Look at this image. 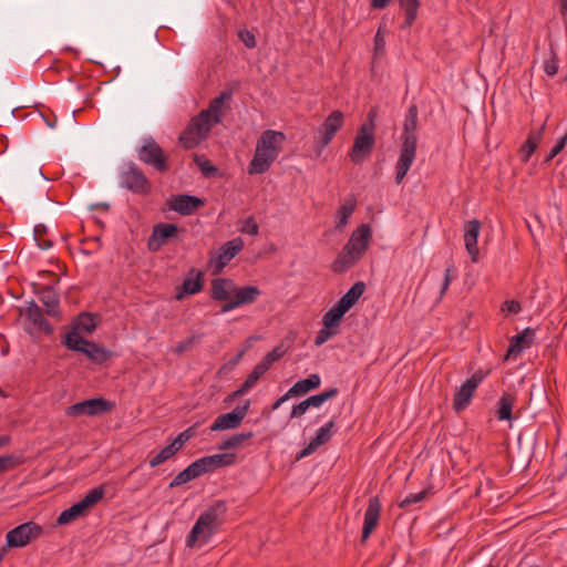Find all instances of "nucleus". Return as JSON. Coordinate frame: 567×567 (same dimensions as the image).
I'll return each instance as SVG.
<instances>
[{"mask_svg":"<svg viewBox=\"0 0 567 567\" xmlns=\"http://www.w3.org/2000/svg\"><path fill=\"white\" fill-rule=\"evenodd\" d=\"M229 96V94L223 93L213 99L207 109L202 110L189 121L179 136V142L186 150L198 146L202 141L208 137L213 125L220 123L221 107L225 99Z\"/></svg>","mask_w":567,"mask_h":567,"instance_id":"obj_1","label":"nucleus"},{"mask_svg":"<svg viewBox=\"0 0 567 567\" xmlns=\"http://www.w3.org/2000/svg\"><path fill=\"white\" fill-rule=\"evenodd\" d=\"M417 116L419 110L415 104L410 105L405 115L402 134L399 158L395 164V183L400 185L411 168L417 148Z\"/></svg>","mask_w":567,"mask_h":567,"instance_id":"obj_2","label":"nucleus"},{"mask_svg":"<svg viewBox=\"0 0 567 567\" xmlns=\"http://www.w3.org/2000/svg\"><path fill=\"white\" fill-rule=\"evenodd\" d=\"M371 237L372 230L370 225H360L353 230L348 243L331 264V270L334 274H343L354 267L368 250Z\"/></svg>","mask_w":567,"mask_h":567,"instance_id":"obj_3","label":"nucleus"},{"mask_svg":"<svg viewBox=\"0 0 567 567\" xmlns=\"http://www.w3.org/2000/svg\"><path fill=\"white\" fill-rule=\"evenodd\" d=\"M285 141L286 135L282 132L265 131L257 141L254 157L248 165V173L250 175L266 173L278 157Z\"/></svg>","mask_w":567,"mask_h":567,"instance_id":"obj_4","label":"nucleus"},{"mask_svg":"<svg viewBox=\"0 0 567 567\" xmlns=\"http://www.w3.org/2000/svg\"><path fill=\"white\" fill-rule=\"evenodd\" d=\"M227 512L225 501H217L203 512L186 538V545L194 547L197 542L206 544L219 529L224 515Z\"/></svg>","mask_w":567,"mask_h":567,"instance_id":"obj_5","label":"nucleus"},{"mask_svg":"<svg viewBox=\"0 0 567 567\" xmlns=\"http://www.w3.org/2000/svg\"><path fill=\"white\" fill-rule=\"evenodd\" d=\"M63 344L71 351L85 354L92 362L97 364L106 362L113 355V352L107 348L84 338H76L75 333H66Z\"/></svg>","mask_w":567,"mask_h":567,"instance_id":"obj_6","label":"nucleus"},{"mask_svg":"<svg viewBox=\"0 0 567 567\" xmlns=\"http://www.w3.org/2000/svg\"><path fill=\"white\" fill-rule=\"evenodd\" d=\"M43 533V527L34 522H27L9 530L6 535V545L0 548L2 558L9 548H21L38 539Z\"/></svg>","mask_w":567,"mask_h":567,"instance_id":"obj_7","label":"nucleus"},{"mask_svg":"<svg viewBox=\"0 0 567 567\" xmlns=\"http://www.w3.org/2000/svg\"><path fill=\"white\" fill-rule=\"evenodd\" d=\"M375 145V133L372 132L371 125L360 126L353 141V145L349 152V157L354 164H361L368 159Z\"/></svg>","mask_w":567,"mask_h":567,"instance_id":"obj_8","label":"nucleus"},{"mask_svg":"<svg viewBox=\"0 0 567 567\" xmlns=\"http://www.w3.org/2000/svg\"><path fill=\"white\" fill-rule=\"evenodd\" d=\"M344 114L339 111H332L323 121L318 130V136L316 138V152L319 156L322 150L328 146L333 140L336 133L343 126Z\"/></svg>","mask_w":567,"mask_h":567,"instance_id":"obj_9","label":"nucleus"},{"mask_svg":"<svg viewBox=\"0 0 567 567\" xmlns=\"http://www.w3.org/2000/svg\"><path fill=\"white\" fill-rule=\"evenodd\" d=\"M489 372V370L478 369L457 389L453 398V409L456 412H461L470 405L475 390Z\"/></svg>","mask_w":567,"mask_h":567,"instance_id":"obj_10","label":"nucleus"},{"mask_svg":"<svg viewBox=\"0 0 567 567\" xmlns=\"http://www.w3.org/2000/svg\"><path fill=\"white\" fill-rule=\"evenodd\" d=\"M141 162L152 166L158 172L168 171L167 157L163 148L153 138L147 140L137 151Z\"/></svg>","mask_w":567,"mask_h":567,"instance_id":"obj_11","label":"nucleus"},{"mask_svg":"<svg viewBox=\"0 0 567 567\" xmlns=\"http://www.w3.org/2000/svg\"><path fill=\"white\" fill-rule=\"evenodd\" d=\"M121 185L135 194H147L151 190V184L143 171L133 163L122 171Z\"/></svg>","mask_w":567,"mask_h":567,"instance_id":"obj_12","label":"nucleus"},{"mask_svg":"<svg viewBox=\"0 0 567 567\" xmlns=\"http://www.w3.org/2000/svg\"><path fill=\"white\" fill-rule=\"evenodd\" d=\"M112 404L102 398L89 399L70 405L65 414L78 417L81 415H99L111 410Z\"/></svg>","mask_w":567,"mask_h":567,"instance_id":"obj_13","label":"nucleus"},{"mask_svg":"<svg viewBox=\"0 0 567 567\" xmlns=\"http://www.w3.org/2000/svg\"><path fill=\"white\" fill-rule=\"evenodd\" d=\"M250 401L247 400L243 405H237L231 412L220 414L210 425V431L233 430L238 427L248 413Z\"/></svg>","mask_w":567,"mask_h":567,"instance_id":"obj_14","label":"nucleus"},{"mask_svg":"<svg viewBox=\"0 0 567 567\" xmlns=\"http://www.w3.org/2000/svg\"><path fill=\"white\" fill-rule=\"evenodd\" d=\"M166 205L169 210L176 212L182 216H189L194 214L198 208L205 205V200L200 197L188 195V194H177L172 195Z\"/></svg>","mask_w":567,"mask_h":567,"instance_id":"obj_15","label":"nucleus"},{"mask_svg":"<svg viewBox=\"0 0 567 567\" xmlns=\"http://www.w3.org/2000/svg\"><path fill=\"white\" fill-rule=\"evenodd\" d=\"M244 248V241L240 237L226 241L212 258L215 266V272L221 271L233 258H235Z\"/></svg>","mask_w":567,"mask_h":567,"instance_id":"obj_16","label":"nucleus"},{"mask_svg":"<svg viewBox=\"0 0 567 567\" xmlns=\"http://www.w3.org/2000/svg\"><path fill=\"white\" fill-rule=\"evenodd\" d=\"M178 233V226L175 224L159 223L154 226L152 235L147 240V248L152 252L158 251L171 238Z\"/></svg>","mask_w":567,"mask_h":567,"instance_id":"obj_17","label":"nucleus"},{"mask_svg":"<svg viewBox=\"0 0 567 567\" xmlns=\"http://www.w3.org/2000/svg\"><path fill=\"white\" fill-rule=\"evenodd\" d=\"M204 288V272L190 268L182 285L177 287L175 299L182 301L186 296L198 293Z\"/></svg>","mask_w":567,"mask_h":567,"instance_id":"obj_18","label":"nucleus"},{"mask_svg":"<svg viewBox=\"0 0 567 567\" xmlns=\"http://www.w3.org/2000/svg\"><path fill=\"white\" fill-rule=\"evenodd\" d=\"M260 293L261 291L256 286H245L239 288L235 285L233 300L221 306V312H228L240 306L250 305L257 300Z\"/></svg>","mask_w":567,"mask_h":567,"instance_id":"obj_19","label":"nucleus"},{"mask_svg":"<svg viewBox=\"0 0 567 567\" xmlns=\"http://www.w3.org/2000/svg\"><path fill=\"white\" fill-rule=\"evenodd\" d=\"M536 338V330L526 328L511 339L509 347L506 352V359L518 357L524 350L530 348Z\"/></svg>","mask_w":567,"mask_h":567,"instance_id":"obj_20","label":"nucleus"},{"mask_svg":"<svg viewBox=\"0 0 567 567\" xmlns=\"http://www.w3.org/2000/svg\"><path fill=\"white\" fill-rule=\"evenodd\" d=\"M381 512V502L378 496L369 499L368 507L364 513V522L361 535V542L364 543L374 530L379 523Z\"/></svg>","mask_w":567,"mask_h":567,"instance_id":"obj_21","label":"nucleus"},{"mask_svg":"<svg viewBox=\"0 0 567 567\" xmlns=\"http://www.w3.org/2000/svg\"><path fill=\"white\" fill-rule=\"evenodd\" d=\"M481 226V221L477 219L468 220L464 226L465 249L471 256V260L473 262L478 261L480 250L477 247V238L480 235Z\"/></svg>","mask_w":567,"mask_h":567,"instance_id":"obj_22","label":"nucleus"},{"mask_svg":"<svg viewBox=\"0 0 567 567\" xmlns=\"http://www.w3.org/2000/svg\"><path fill=\"white\" fill-rule=\"evenodd\" d=\"M235 282L229 278H214L210 281L209 297L214 301L228 302L233 300Z\"/></svg>","mask_w":567,"mask_h":567,"instance_id":"obj_23","label":"nucleus"},{"mask_svg":"<svg viewBox=\"0 0 567 567\" xmlns=\"http://www.w3.org/2000/svg\"><path fill=\"white\" fill-rule=\"evenodd\" d=\"M40 301L47 308V315L51 317H59L60 311V298L58 291L52 286H40L34 289Z\"/></svg>","mask_w":567,"mask_h":567,"instance_id":"obj_24","label":"nucleus"},{"mask_svg":"<svg viewBox=\"0 0 567 567\" xmlns=\"http://www.w3.org/2000/svg\"><path fill=\"white\" fill-rule=\"evenodd\" d=\"M236 461V454L221 453L204 456L197 460L203 474L213 472L217 468L233 465Z\"/></svg>","mask_w":567,"mask_h":567,"instance_id":"obj_25","label":"nucleus"},{"mask_svg":"<svg viewBox=\"0 0 567 567\" xmlns=\"http://www.w3.org/2000/svg\"><path fill=\"white\" fill-rule=\"evenodd\" d=\"M23 315L39 329L48 334L53 332V327L44 318L42 309L37 305L34 300L28 302Z\"/></svg>","mask_w":567,"mask_h":567,"instance_id":"obj_26","label":"nucleus"},{"mask_svg":"<svg viewBox=\"0 0 567 567\" xmlns=\"http://www.w3.org/2000/svg\"><path fill=\"white\" fill-rule=\"evenodd\" d=\"M545 131V124H543L539 128L532 130L527 136L525 143L520 146L519 153L522 156V162L527 163L534 152L537 150Z\"/></svg>","mask_w":567,"mask_h":567,"instance_id":"obj_27","label":"nucleus"},{"mask_svg":"<svg viewBox=\"0 0 567 567\" xmlns=\"http://www.w3.org/2000/svg\"><path fill=\"white\" fill-rule=\"evenodd\" d=\"M96 319L92 313L82 312L76 316L72 323V328L68 333H75L76 338H82V332L92 333L96 329Z\"/></svg>","mask_w":567,"mask_h":567,"instance_id":"obj_28","label":"nucleus"},{"mask_svg":"<svg viewBox=\"0 0 567 567\" xmlns=\"http://www.w3.org/2000/svg\"><path fill=\"white\" fill-rule=\"evenodd\" d=\"M287 353V348L281 343L268 352L255 367L254 370L262 377L270 367L279 361Z\"/></svg>","mask_w":567,"mask_h":567,"instance_id":"obj_29","label":"nucleus"},{"mask_svg":"<svg viewBox=\"0 0 567 567\" xmlns=\"http://www.w3.org/2000/svg\"><path fill=\"white\" fill-rule=\"evenodd\" d=\"M287 353V348L281 343L268 352L255 367L254 370L262 377L270 367L279 361Z\"/></svg>","mask_w":567,"mask_h":567,"instance_id":"obj_30","label":"nucleus"},{"mask_svg":"<svg viewBox=\"0 0 567 567\" xmlns=\"http://www.w3.org/2000/svg\"><path fill=\"white\" fill-rule=\"evenodd\" d=\"M321 378L318 373L310 374L307 379L297 381L290 389L289 394L293 396L303 395L320 386Z\"/></svg>","mask_w":567,"mask_h":567,"instance_id":"obj_31","label":"nucleus"},{"mask_svg":"<svg viewBox=\"0 0 567 567\" xmlns=\"http://www.w3.org/2000/svg\"><path fill=\"white\" fill-rule=\"evenodd\" d=\"M203 475L197 460L179 472L169 483V488H175Z\"/></svg>","mask_w":567,"mask_h":567,"instance_id":"obj_32","label":"nucleus"},{"mask_svg":"<svg viewBox=\"0 0 567 567\" xmlns=\"http://www.w3.org/2000/svg\"><path fill=\"white\" fill-rule=\"evenodd\" d=\"M348 310L337 301L322 317V324L328 329H338Z\"/></svg>","mask_w":567,"mask_h":567,"instance_id":"obj_33","label":"nucleus"},{"mask_svg":"<svg viewBox=\"0 0 567 567\" xmlns=\"http://www.w3.org/2000/svg\"><path fill=\"white\" fill-rule=\"evenodd\" d=\"M365 284L363 281H357L339 300L348 311L358 302L360 297L365 291Z\"/></svg>","mask_w":567,"mask_h":567,"instance_id":"obj_34","label":"nucleus"},{"mask_svg":"<svg viewBox=\"0 0 567 567\" xmlns=\"http://www.w3.org/2000/svg\"><path fill=\"white\" fill-rule=\"evenodd\" d=\"M355 207H357V200L353 196L347 198L346 202L339 207V209L337 212V218H338V220L336 223L337 229L341 230L347 226Z\"/></svg>","mask_w":567,"mask_h":567,"instance_id":"obj_35","label":"nucleus"},{"mask_svg":"<svg viewBox=\"0 0 567 567\" xmlns=\"http://www.w3.org/2000/svg\"><path fill=\"white\" fill-rule=\"evenodd\" d=\"M85 508L82 506L80 502L73 504L71 507L61 512V514L56 518L58 525H65L71 522H74L79 517L85 514Z\"/></svg>","mask_w":567,"mask_h":567,"instance_id":"obj_36","label":"nucleus"},{"mask_svg":"<svg viewBox=\"0 0 567 567\" xmlns=\"http://www.w3.org/2000/svg\"><path fill=\"white\" fill-rule=\"evenodd\" d=\"M399 2L405 14V20L401 28H410L416 19L420 2L419 0H399Z\"/></svg>","mask_w":567,"mask_h":567,"instance_id":"obj_37","label":"nucleus"},{"mask_svg":"<svg viewBox=\"0 0 567 567\" xmlns=\"http://www.w3.org/2000/svg\"><path fill=\"white\" fill-rule=\"evenodd\" d=\"M515 398L509 393H504L498 400V409L496 411L497 419L501 421L512 420V409Z\"/></svg>","mask_w":567,"mask_h":567,"instance_id":"obj_38","label":"nucleus"},{"mask_svg":"<svg viewBox=\"0 0 567 567\" xmlns=\"http://www.w3.org/2000/svg\"><path fill=\"white\" fill-rule=\"evenodd\" d=\"M336 426V421L332 419L326 425L321 426L311 441L319 447L328 443L332 437V429Z\"/></svg>","mask_w":567,"mask_h":567,"instance_id":"obj_39","label":"nucleus"},{"mask_svg":"<svg viewBox=\"0 0 567 567\" xmlns=\"http://www.w3.org/2000/svg\"><path fill=\"white\" fill-rule=\"evenodd\" d=\"M251 437H254V432L249 431V432H246V433H238V434H235L230 437H228L227 440L223 441L218 449L219 450H231V449H237L245 441H248L250 440Z\"/></svg>","mask_w":567,"mask_h":567,"instance_id":"obj_40","label":"nucleus"},{"mask_svg":"<svg viewBox=\"0 0 567 567\" xmlns=\"http://www.w3.org/2000/svg\"><path fill=\"white\" fill-rule=\"evenodd\" d=\"M178 451L172 443L162 449L154 457L150 460V466L156 467L174 456Z\"/></svg>","mask_w":567,"mask_h":567,"instance_id":"obj_41","label":"nucleus"},{"mask_svg":"<svg viewBox=\"0 0 567 567\" xmlns=\"http://www.w3.org/2000/svg\"><path fill=\"white\" fill-rule=\"evenodd\" d=\"M104 496V488L103 486H97L95 488H92L87 492V494L79 501L82 506L87 511L90 507L95 505L97 502H100Z\"/></svg>","mask_w":567,"mask_h":567,"instance_id":"obj_42","label":"nucleus"},{"mask_svg":"<svg viewBox=\"0 0 567 567\" xmlns=\"http://www.w3.org/2000/svg\"><path fill=\"white\" fill-rule=\"evenodd\" d=\"M45 234L47 227L43 224H38L33 229L34 240L42 250L49 249L53 245L50 239L44 238Z\"/></svg>","mask_w":567,"mask_h":567,"instance_id":"obj_43","label":"nucleus"},{"mask_svg":"<svg viewBox=\"0 0 567 567\" xmlns=\"http://www.w3.org/2000/svg\"><path fill=\"white\" fill-rule=\"evenodd\" d=\"M194 162L200 168L204 176L209 177L218 173V168L214 166L210 161L203 155L194 154Z\"/></svg>","mask_w":567,"mask_h":567,"instance_id":"obj_44","label":"nucleus"},{"mask_svg":"<svg viewBox=\"0 0 567 567\" xmlns=\"http://www.w3.org/2000/svg\"><path fill=\"white\" fill-rule=\"evenodd\" d=\"M339 393L338 388H330L321 393L309 396V402L313 408L320 406L326 401L334 398Z\"/></svg>","mask_w":567,"mask_h":567,"instance_id":"obj_45","label":"nucleus"},{"mask_svg":"<svg viewBox=\"0 0 567 567\" xmlns=\"http://www.w3.org/2000/svg\"><path fill=\"white\" fill-rule=\"evenodd\" d=\"M198 423L189 426L185 431L181 432L175 440L172 442L173 445H175L176 450L179 451L186 442H188L195 434H196V427Z\"/></svg>","mask_w":567,"mask_h":567,"instance_id":"obj_46","label":"nucleus"},{"mask_svg":"<svg viewBox=\"0 0 567 567\" xmlns=\"http://www.w3.org/2000/svg\"><path fill=\"white\" fill-rule=\"evenodd\" d=\"M429 494V491L427 489H423L419 493H414V494H410L408 495L404 499H402L399 504V506L401 508H408L409 506L413 505V504H416L419 502H422L423 499L426 498Z\"/></svg>","mask_w":567,"mask_h":567,"instance_id":"obj_47","label":"nucleus"},{"mask_svg":"<svg viewBox=\"0 0 567 567\" xmlns=\"http://www.w3.org/2000/svg\"><path fill=\"white\" fill-rule=\"evenodd\" d=\"M21 458L14 455L0 456V473L7 472L21 463Z\"/></svg>","mask_w":567,"mask_h":567,"instance_id":"obj_48","label":"nucleus"},{"mask_svg":"<svg viewBox=\"0 0 567 567\" xmlns=\"http://www.w3.org/2000/svg\"><path fill=\"white\" fill-rule=\"evenodd\" d=\"M544 72L548 76H554L558 72V58L554 51H551L550 58L544 62Z\"/></svg>","mask_w":567,"mask_h":567,"instance_id":"obj_49","label":"nucleus"},{"mask_svg":"<svg viewBox=\"0 0 567 567\" xmlns=\"http://www.w3.org/2000/svg\"><path fill=\"white\" fill-rule=\"evenodd\" d=\"M309 401H310L309 398H307L306 400L301 401L300 403L293 405L291 413H290V417L291 419L301 417L308 411V409L312 406Z\"/></svg>","mask_w":567,"mask_h":567,"instance_id":"obj_50","label":"nucleus"},{"mask_svg":"<svg viewBox=\"0 0 567 567\" xmlns=\"http://www.w3.org/2000/svg\"><path fill=\"white\" fill-rule=\"evenodd\" d=\"M338 333V329H328L323 326L321 330L316 336L315 344L321 346L327 342L332 336Z\"/></svg>","mask_w":567,"mask_h":567,"instance_id":"obj_51","label":"nucleus"},{"mask_svg":"<svg viewBox=\"0 0 567 567\" xmlns=\"http://www.w3.org/2000/svg\"><path fill=\"white\" fill-rule=\"evenodd\" d=\"M241 231L256 236L259 231V226L252 217H247L241 227Z\"/></svg>","mask_w":567,"mask_h":567,"instance_id":"obj_52","label":"nucleus"},{"mask_svg":"<svg viewBox=\"0 0 567 567\" xmlns=\"http://www.w3.org/2000/svg\"><path fill=\"white\" fill-rule=\"evenodd\" d=\"M198 340L197 336H192L190 338L181 341L176 344L174 352L177 354H181L185 351H188L192 349L193 344Z\"/></svg>","mask_w":567,"mask_h":567,"instance_id":"obj_53","label":"nucleus"},{"mask_svg":"<svg viewBox=\"0 0 567 567\" xmlns=\"http://www.w3.org/2000/svg\"><path fill=\"white\" fill-rule=\"evenodd\" d=\"M566 140H567V136L565 135L556 142V144L553 146V148L550 150V152L548 153V155L545 158L546 163L550 162L554 157H556L564 150Z\"/></svg>","mask_w":567,"mask_h":567,"instance_id":"obj_54","label":"nucleus"},{"mask_svg":"<svg viewBox=\"0 0 567 567\" xmlns=\"http://www.w3.org/2000/svg\"><path fill=\"white\" fill-rule=\"evenodd\" d=\"M261 377L252 369L246 380L241 383V391L246 393L258 382Z\"/></svg>","mask_w":567,"mask_h":567,"instance_id":"obj_55","label":"nucleus"},{"mask_svg":"<svg viewBox=\"0 0 567 567\" xmlns=\"http://www.w3.org/2000/svg\"><path fill=\"white\" fill-rule=\"evenodd\" d=\"M239 38L248 49H254L257 44L255 34L251 33L250 31H247V30L240 31Z\"/></svg>","mask_w":567,"mask_h":567,"instance_id":"obj_56","label":"nucleus"},{"mask_svg":"<svg viewBox=\"0 0 567 567\" xmlns=\"http://www.w3.org/2000/svg\"><path fill=\"white\" fill-rule=\"evenodd\" d=\"M501 310L503 312L506 311L508 313L517 315L522 310V307H520V303L517 300H506L502 305Z\"/></svg>","mask_w":567,"mask_h":567,"instance_id":"obj_57","label":"nucleus"},{"mask_svg":"<svg viewBox=\"0 0 567 567\" xmlns=\"http://www.w3.org/2000/svg\"><path fill=\"white\" fill-rule=\"evenodd\" d=\"M317 449L318 446L312 441H310L309 444L297 454L296 460L299 461L312 454Z\"/></svg>","mask_w":567,"mask_h":567,"instance_id":"obj_58","label":"nucleus"},{"mask_svg":"<svg viewBox=\"0 0 567 567\" xmlns=\"http://www.w3.org/2000/svg\"><path fill=\"white\" fill-rule=\"evenodd\" d=\"M317 449L318 446L312 441H310L309 444L297 454L296 460L299 461L312 454Z\"/></svg>","mask_w":567,"mask_h":567,"instance_id":"obj_59","label":"nucleus"},{"mask_svg":"<svg viewBox=\"0 0 567 567\" xmlns=\"http://www.w3.org/2000/svg\"><path fill=\"white\" fill-rule=\"evenodd\" d=\"M375 117H377V111H375V109H372L367 115V121L361 126L367 127L368 125H371L372 132H375V124H374Z\"/></svg>","mask_w":567,"mask_h":567,"instance_id":"obj_60","label":"nucleus"},{"mask_svg":"<svg viewBox=\"0 0 567 567\" xmlns=\"http://www.w3.org/2000/svg\"><path fill=\"white\" fill-rule=\"evenodd\" d=\"M290 398H293L292 394H289V390L284 394L281 395L280 398H278L275 403L272 404V410H277L280 408V405L282 403H285L287 400H289Z\"/></svg>","mask_w":567,"mask_h":567,"instance_id":"obj_61","label":"nucleus"},{"mask_svg":"<svg viewBox=\"0 0 567 567\" xmlns=\"http://www.w3.org/2000/svg\"><path fill=\"white\" fill-rule=\"evenodd\" d=\"M374 44H375V50L383 49V47H384V38L381 35L380 29L378 30V32L375 34Z\"/></svg>","mask_w":567,"mask_h":567,"instance_id":"obj_62","label":"nucleus"},{"mask_svg":"<svg viewBox=\"0 0 567 567\" xmlns=\"http://www.w3.org/2000/svg\"><path fill=\"white\" fill-rule=\"evenodd\" d=\"M390 0H372L371 7L374 9H383L388 6Z\"/></svg>","mask_w":567,"mask_h":567,"instance_id":"obj_63","label":"nucleus"},{"mask_svg":"<svg viewBox=\"0 0 567 567\" xmlns=\"http://www.w3.org/2000/svg\"><path fill=\"white\" fill-rule=\"evenodd\" d=\"M452 281V278H444L443 282H442V286H441V290H440V297L442 298L445 292L447 291L449 287H450V284Z\"/></svg>","mask_w":567,"mask_h":567,"instance_id":"obj_64","label":"nucleus"}]
</instances>
